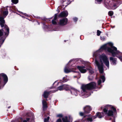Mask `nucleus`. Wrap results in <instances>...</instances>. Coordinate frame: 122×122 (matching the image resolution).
Returning a JSON list of instances; mask_svg holds the SVG:
<instances>
[{
	"label": "nucleus",
	"instance_id": "obj_1",
	"mask_svg": "<svg viewBox=\"0 0 122 122\" xmlns=\"http://www.w3.org/2000/svg\"><path fill=\"white\" fill-rule=\"evenodd\" d=\"M96 87V83L94 82H91L86 84H83L81 86V89L83 92H86V90H91L95 89Z\"/></svg>",
	"mask_w": 122,
	"mask_h": 122
},
{
	"label": "nucleus",
	"instance_id": "obj_2",
	"mask_svg": "<svg viewBox=\"0 0 122 122\" xmlns=\"http://www.w3.org/2000/svg\"><path fill=\"white\" fill-rule=\"evenodd\" d=\"M2 30L4 32V35L2 37H1V39L4 38V37H7L9 33V27L6 25H5V26L3 27H2Z\"/></svg>",
	"mask_w": 122,
	"mask_h": 122
},
{
	"label": "nucleus",
	"instance_id": "obj_3",
	"mask_svg": "<svg viewBox=\"0 0 122 122\" xmlns=\"http://www.w3.org/2000/svg\"><path fill=\"white\" fill-rule=\"evenodd\" d=\"M100 59L102 60L105 65L108 67L109 66V62L107 56L105 55H102L101 56Z\"/></svg>",
	"mask_w": 122,
	"mask_h": 122
},
{
	"label": "nucleus",
	"instance_id": "obj_4",
	"mask_svg": "<svg viewBox=\"0 0 122 122\" xmlns=\"http://www.w3.org/2000/svg\"><path fill=\"white\" fill-rule=\"evenodd\" d=\"M67 22L68 19L66 18H63L59 20L58 24L59 25L64 26L67 24Z\"/></svg>",
	"mask_w": 122,
	"mask_h": 122
},
{
	"label": "nucleus",
	"instance_id": "obj_5",
	"mask_svg": "<svg viewBox=\"0 0 122 122\" xmlns=\"http://www.w3.org/2000/svg\"><path fill=\"white\" fill-rule=\"evenodd\" d=\"M95 62L97 66L98 67L99 72L101 73H103L104 71L103 66L100 65V63L96 60H95Z\"/></svg>",
	"mask_w": 122,
	"mask_h": 122
},
{
	"label": "nucleus",
	"instance_id": "obj_6",
	"mask_svg": "<svg viewBox=\"0 0 122 122\" xmlns=\"http://www.w3.org/2000/svg\"><path fill=\"white\" fill-rule=\"evenodd\" d=\"M83 110L84 111V113L86 114L90 112V111L92 110V108L90 106L87 105L84 107Z\"/></svg>",
	"mask_w": 122,
	"mask_h": 122
},
{
	"label": "nucleus",
	"instance_id": "obj_7",
	"mask_svg": "<svg viewBox=\"0 0 122 122\" xmlns=\"http://www.w3.org/2000/svg\"><path fill=\"white\" fill-rule=\"evenodd\" d=\"M68 15V12L66 11H63L61 12L58 15L57 17L58 18L66 17Z\"/></svg>",
	"mask_w": 122,
	"mask_h": 122
},
{
	"label": "nucleus",
	"instance_id": "obj_8",
	"mask_svg": "<svg viewBox=\"0 0 122 122\" xmlns=\"http://www.w3.org/2000/svg\"><path fill=\"white\" fill-rule=\"evenodd\" d=\"M77 68L81 73H85L87 71L86 70L84 69L85 68L84 66H77Z\"/></svg>",
	"mask_w": 122,
	"mask_h": 122
},
{
	"label": "nucleus",
	"instance_id": "obj_9",
	"mask_svg": "<svg viewBox=\"0 0 122 122\" xmlns=\"http://www.w3.org/2000/svg\"><path fill=\"white\" fill-rule=\"evenodd\" d=\"M109 60L111 64L113 65H116L117 64V59L116 58L110 57Z\"/></svg>",
	"mask_w": 122,
	"mask_h": 122
},
{
	"label": "nucleus",
	"instance_id": "obj_10",
	"mask_svg": "<svg viewBox=\"0 0 122 122\" xmlns=\"http://www.w3.org/2000/svg\"><path fill=\"white\" fill-rule=\"evenodd\" d=\"M3 17L0 16V25L1 27H3L5 25V21Z\"/></svg>",
	"mask_w": 122,
	"mask_h": 122
},
{
	"label": "nucleus",
	"instance_id": "obj_11",
	"mask_svg": "<svg viewBox=\"0 0 122 122\" xmlns=\"http://www.w3.org/2000/svg\"><path fill=\"white\" fill-rule=\"evenodd\" d=\"M42 104L43 110L44 111H46L48 107L47 104L46 102L44 100H43L42 101Z\"/></svg>",
	"mask_w": 122,
	"mask_h": 122
},
{
	"label": "nucleus",
	"instance_id": "obj_12",
	"mask_svg": "<svg viewBox=\"0 0 122 122\" xmlns=\"http://www.w3.org/2000/svg\"><path fill=\"white\" fill-rule=\"evenodd\" d=\"M58 14V13H56L55 14L54 18L52 20V23L53 25H56L57 24V22L56 21V20L58 18L57 17Z\"/></svg>",
	"mask_w": 122,
	"mask_h": 122
},
{
	"label": "nucleus",
	"instance_id": "obj_13",
	"mask_svg": "<svg viewBox=\"0 0 122 122\" xmlns=\"http://www.w3.org/2000/svg\"><path fill=\"white\" fill-rule=\"evenodd\" d=\"M111 106L112 105H107L105 106L103 110V111L105 113L106 115L107 114L108 112V108Z\"/></svg>",
	"mask_w": 122,
	"mask_h": 122
},
{
	"label": "nucleus",
	"instance_id": "obj_14",
	"mask_svg": "<svg viewBox=\"0 0 122 122\" xmlns=\"http://www.w3.org/2000/svg\"><path fill=\"white\" fill-rule=\"evenodd\" d=\"M107 51L111 53L112 55V56L113 57H115L116 55L115 52L113 51L110 47H108L107 48Z\"/></svg>",
	"mask_w": 122,
	"mask_h": 122
},
{
	"label": "nucleus",
	"instance_id": "obj_15",
	"mask_svg": "<svg viewBox=\"0 0 122 122\" xmlns=\"http://www.w3.org/2000/svg\"><path fill=\"white\" fill-rule=\"evenodd\" d=\"M96 115L97 117L98 118H101L104 117V114L103 112H97L96 113Z\"/></svg>",
	"mask_w": 122,
	"mask_h": 122
},
{
	"label": "nucleus",
	"instance_id": "obj_16",
	"mask_svg": "<svg viewBox=\"0 0 122 122\" xmlns=\"http://www.w3.org/2000/svg\"><path fill=\"white\" fill-rule=\"evenodd\" d=\"M72 90H71V93L73 95H75L76 96L77 95V90L73 88H71Z\"/></svg>",
	"mask_w": 122,
	"mask_h": 122
},
{
	"label": "nucleus",
	"instance_id": "obj_17",
	"mask_svg": "<svg viewBox=\"0 0 122 122\" xmlns=\"http://www.w3.org/2000/svg\"><path fill=\"white\" fill-rule=\"evenodd\" d=\"M25 116L26 120H23V122H29L30 119L29 117H30V116L28 114V113H26Z\"/></svg>",
	"mask_w": 122,
	"mask_h": 122
},
{
	"label": "nucleus",
	"instance_id": "obj_18",
	"mask_svg": "<svg viewBox=\"0 0 122 122\" xmlns=\"http://www.w3.org/2000/svg\"><path fill=\"white\" fill-rule=\"evenodd\" d=\"M50 92H47L46 91H45L43 94L44 97L46 98H47Z\"/></svg>",
	"mask_w": 122,
	"mask_h": 122
},
{
	"label": "nucleus",
	"instance_id": "obj_19",
	"mask_svg": "<svg viewBox=\"0 0 122 122\" xmlns=\"http://www.w3.org/2000/svg\"><path fill=\"white\" fill-rule=\"evenodd\" d=\"M113 113L114 112L112 110H109L106 115L108 117L112 116L113 115Z\"/></svg>",
	"mask_w": 122,
	"mask_h": 122
},
{
	"label": "nucleus",
	"instance_id": "obj_20",
	"mask_svg": "<svg viewBox=\"0 0 122 122\" xmlns=\"http://www.w3.org/2000/svg\"><path fill=\"white\" fill-rule=\"evenodd\" d=\"M4 10L2 12L3 14L4 15L7 16L8 14V9L7 8H5Z\"/></svg>",
	"mask_w": 122,
	"mask_h": 122
},
{
	"label": "nucleus",
	"instance_id": "obj_21",
	"mask_svg": "<svg viewBox=\"0 0 122 122\" xmlns=\"http://www.w3.org/2000/svg\"><path fill=\"white\" fill-rule=\"evenodd\" d=\"M62 120L63 122H70L68 120V117L67 116H65L64 117H62Z\"/></svg>",
	"mask_w": 122,
	"mask_h": 122
},
{
	"label": "nucleus",
	"instance_id": "obj_22",
	"mask_svg": "<svg viewBox=\"0 0 122 122\" xmlns=\"http://www.w3.org/2000/svg\"><path fill=\"white\" fill-rule=\"evenodd\" d=\"M6 38V37H4V38L1 39V38H0V47H1V45L3 44L4 43L5 39Z\"/></svg>",
	"mask_w": 122,
	"mask_h": 122
},
{
	"label": "nucleus",
	"instance_id": "obj_23",
	"mask_svg": "<svg viewBox=\"0 0 122 122\" xmlns=\"http://www.w3.org/2000/svg\"><path fill=\"white\" fill-rule=\"evenodd\" d=\"M10 9L11 11L12 12H15L14 11L16 10V7L15 6H12L10 7Z\"/></svg>",
	"mask_w": 122,
	"mask_h": 122
},
{
	"label": "nucleus",
	"instance_id": "obj_24",
	"mask_svg": "<svg viewBox=\"0 0 122 122\" xmlns=\"http://www.w3.org/2000/svg\"><path fill=\"white\" fill-rule=\"evenodd\" d=\"M64 90H65L66 91L70 90V88L67 85H63Z\"/></svg>",
	"mask_w": 122,
	"mask_h": 122
},
{
	"label": "nucleus",
	"instance_id": "obj_25",
	"mask_svg": "<svg viewBox=\"0 0 122 122\" xmlns=\"http://www.w3.org/2000/svg\"><path fill=\"white\" fill-rule=\"evenodd\" d=\"M108 47H107V45L106 44L105 45L102 46L101 47V49H102L103 50H107V48Z\"/></svg>",
	"mask_w": 122,
	"mask_h": 122
},
{
	"label": "nucleus",
	"instance_id": "obj_26",
	"mask_svg": "<svg viewBox=\"0 0 122 122\" xmlns=\"http://www.w3.org/2000/svg\"><path fill=\"white\" fill-rule=\"evenodd\" d=\"M11 1L12 3L11 5H12L13 4H17L19 2V0H11Z\"/></svg>",
	"mask_w": 122,
	"mask_h": 122
},
{
	"label": "nucleus",
	"instance_id": "obj_27",
	"mask_svg": "<svg viewBox=\"0 0 122 122\" xmlns=\"http://www.w3.org/2000/svg\"><path fill=\"white\" fill-rule=\"evenodd\" d=\"M64 72L66 73H68L71 72V70L68 69L66 67L64 69Z\"/></svg>",
	"mask_w": 122,
	"mask_h": 122
},
{
	"label": "nucleus",
	"instance_id": "obj_28",
	"mask_svg": "<svg viewBox=\"0 0 122 122\" xmlns=\"http://www.w3.org/2000/svg\"><path fill=\"white\" fill-rule=\"evenodd\" d=\"M63 86V85L59 86L57 88L58 90L60 91L64 90Z\"/></svg>",
	"mask_w": 122,
	"mask_h": 122
},
{
	"label": "nucleus",
	"instance_id": "obj_29",
	"mask_svg": "<svg viewBox=\"0 0 122 122\" xmlns=\"http://www.w3.org/2000/svg\"><path fill=\"white\" fill-rule=\"evenodd\" d=\"M116 57L118 58L122 62V54H121L120 55H117Z\"/></svg>",
	"mask_w": 122,
	"mask_h": 122
},
{
	"label": "nucleus",
	"instance_id": "obj_30",
	"mask_svg": "<svg viewBox=\"0 0 122 122\" xmlns=\"http://www.w3.org/2000/svg\"><path fill=\"white\" fill-rule=\"evenodd\" d=\"M86 120L88 122H91L93 121L92 117H88L87 118Z\"/></svg>",
	"mask_w": 122,
	"mask_h": 122
},
{
	"label": "nucleus",
	"instance_id": "obj_31",
	"mask_svg": "<svg viewBox=\"0 0 122 122\" xmlns=\"http://www.w3.org/2000/svg\"><path fill=\"white\" fill-rule=\"evenodd\" d=\"M108 14L109 15L112 16L113 15V12L112 11H110L108 12Z\"/></svg>",
	"mask_w": 122,
	"mask_h": 122
},
{
	"label": "nucleus",
	"instance_id": "obj_32",
	"mask_svg": "<svg viewBox=\"0 0 122 122\" xmlns=\"http://www.w3.org/2000/svg\"><path fill=\"white\" fill-rule=\"evenodd\" d=\"M101 78L102 80V82H104L105 81V77L104 76L102 75L101 76Z\"/></svg>",
	"mask_w": 122,
	"mask_h": 122
},
{
	"label": "nucleus",
	"instance_id": "obj_33",
	"mask_svg": "<svg viewBox=\"0 0 122 122\" xmlns=\"http://www.w3.org/2000/svg\"><path fill=\"white\" fill-rule=\"evenodd\" d=\"M109 107L114 112H116L117 110L116 108L113 107L112 106V105L111 107Z\"/></svg>",
	"mask_w": 122,
	"mask_h": 122
},
{
	"label": "nucleus",
	"instance_id": "obj_34",
	"mask_svg": "<svg viewBox=\"0 0 122 122\" xmlns=\"http://www.w3.org/2000/svg\"><path fill=\"white\" fill-rule=\"evenodd\" d=\"M87 69L89 71V72L90 73H91V74H93L94 72L93 71H92L89 69L87 68Z\"/></svg>",
	"mask_w": 122,
	"mask_h": 122
},
{
	"label": "nucleus",
	"instance_id": "obj_35",
	"mask_svg": "<svg viewBox=\"0 0 122 122\" xmlns=\"http://www.w3.org/2000/svg\"><path fill=\"white\" fill-rule=\"evenodd\" d=\"M50 118V117H48L47 118H45L44 119V122H47L49 120Z\"/></svg>",
	"mask_w": 122,
	"mask_h": 122
},
{
	"label": "nucleus",
	"instance_id": "obj_36",
	"mask_svg": "<svg viewBox=\"0 0 122 122\" xmlns=\"http://www.w3.org/2000/svg\"><path fill=\"white\" fill-rule=\"evenodd\" d=\"M42 20L43 21H44L47 22H48L49 21H50V20H48L47 18H44L42 19Z\"/></svg>",
	"mask_w": 122,
	"mask_h": 122
},
{
	"label": "nucleus",
	"instance_id": "obj_37",
	"mask_svg": "<svg viewBox=\"0 0 122 122\" xmlns=\"http://www.w3.org/2000/svg\"><path fill=\"white\" fill-rule=\"evenodd\" d=\"M74 72L75 73H78V76L79 77V78L81 77V74L79 71H74Z\"/></svg>",
	"mask_w": 122,
	"mask_h": 122
},
{
	"label": "nucleus",
	"instance_id": "obj_38",
	"mask_svg": "<svg viewBox=\"0 0 122 122\" xmlns=\"http://www.w3.org/2000/svg\"><path fill=\"white\" fill-rule=\"evenodd\" d=\"M101 32L99 30H97V36H99L100 35V34L101 33Z\"/></svg>",
	"mask_w": 122,
	"mask_h": 122
},
{
	"label": "nucleus",
	"instance_id": "obj_39",
	"mask_svg": "<svg viewBox=\"0 0 122 122\" xmlns=\"http://www.w3.org/2000/svg\"><path fill=\"white\" fill-rule=\"evenodd\" d=\"M4 34V32L3 31L2 29L0 30V36H3Z\"/></svg>",
	"mask_w": 122,
	"mask_h": 122
},
{
	"label": "nucleus",
	"instance_id": "obj_40",
	"mask_svg": "<svg viewBox=\"0 0 122 122\" xmlns=\"http://www.w3.org/2000/svg\"><path fill=\"white\" fill-rule=\"evenodd\" d=\"M97 1V3L98 4H100L102 0H95Z\"/></svg>",
	"mask_w": 122,
	"mask_h": 122
},
{
	"label": "nucleus",
	"instance_id": "obj_41",
	"mask_svg": "<svg viewBox=\"0 0 122 122\" xmlns=\"http://www.w3.org/2000/svg\"><path fill=\"white\" fill-rule=\"evenodd\" d=\"M20 13L22 14H23V15H25V16H26V17H28L29 16V15L27 14H26V13H23L22 12H20Z\"/></svg>",
	"mask_w": 122,
	"mask_h": 122
},
{
	"label": "nucleus",
	"instance_id": "obj_42",
	"mask_svg": "<svg viewBox=\"0 0 122 122\" xmlns=\"http://www.w3.org/2000/svg\"><path fill=\"white\" fill-rule=\"evenodd\" d=\"M101 39L103 41H104L105 40V36H101L100 37Z\"/></svg>",
	"mask_w": 122,
	"mask_h": 122
},
{
	"label": "nucleus",
	"instance_id": "obj_43",
	"mask_svg": "<svg viewBox=\"0 0 122 122\" xmlns=\"http://www.w3.org/2000/svg\"><path fill=\"white\" fill-rule=\"evenodd\" d=\"M108 44L111 47V48H112V47L113 46V44L112 43L109 42L108 43Z\"/></svg>",
	"mask_w": 122,
	"mask_h": 122
},
{
	"label": "nucleus",
	"instance_id": "obj_44",
	"mask_svg": "<svg viewBox=\"0 0 122 122\" xmlns=\"http://www.w3.org/2000/svg\"><path fill=\"white\" fill-rule=\"evenodd\" d=\"M63 116L62 114H59L57 115V117H59L60 118L62 117Z\"/></svg>",
	"mask_w": 122,
	"mask_h": 122
},
{
	"label": "nucleus",
	"instance_id": "obj_45",
	"mask_svg": "<svg viewBox=\"0 0 122 122\" xmlns=\"http://www.w3.org/2000/svg\"><path fill=\"white\" fill-rule=\"evenodd\" d=\"M65 77H64L63 78V82H67V79H65Z\"/></svg>",
	"mask_w": 122,
	"mask_h": 122
},
{
	"label": "nucleus",
	"instance_id": "obj_46",
	"mask_svg": "<svg viewBox=\"0 0 122 122\" xmlns=\"http://www.w3.org/2000/svg\"><path fill=\"white\" fill-rule=\"evenodd\" d=\"M112 49V48H113V50H113V51H116L117 50V48L116 47H115L114 46H113L112 47V48H111Z\"/></svg>",
	"mask_w": 122,
	"mask_h": 122
},
{
	"label": "nucleus",
	"instance_id": "obj_47",
	"mask_svg": "<svg viewBox=\"0 0 122 122\" xmlns=\"http://www.w3.org/2000/svg\"><path fill=\"white\" fill-rule=\"evenodd\" d=\"M102 82V81L101 79H99L98 81V85H100L101 84Z\"/></svg>",
	"mask_w": 122,
	"mask_h": 122
},
{
	"label": "nucleus",
	"instance_id": "obj_48",
	"mask_svg": "<svg viewBox=\"0 0 122 122\" xmlns=\"http://www.w3.org/2000/svg\"><path fill=\"white\" fill-rule=\"evenodd\" d=\"M48 28V27L46 25H44L43 27V29H47Z\"/></svg>",
	"mask_w": 122,
	"mask_h": 122
},
{
	"label": "nucleus",
	"instance_id": "obj_49",
	"mask_svg": "<svg viewBox=\"0 0 122 122\" xmlns=\"http://www.w3.org/2000/svg\"><path fill=\"white\" fill-rule=\"evenodd\" d=\"M84 114H85L84 113H83L81 112H80L79 114L80 116H84Z\"/></svg>",
	"mask_w": 122,
	"mask_h": 122
},
{
	"label": "nucleus",
	"instance_id": "obj_50",
	"mask_svg": "<svg viewBox=\"0 0 122 122\" xmlns=\"http://www.w3.org/2000/svg\"><path fill=\"white\" fill-rule=\"evenodd\" d=\"M73 20L74 21L76 22L78 20V18L76 17H75L74 18Z\"/></svg>",
	"mask_w": 122,
	"mask_h": 122
},
{
	"label": "nucleus",
	"instance_id": "obj_51",
	"mask_svg": "<svg viewBox=\"0 0 122 122\" xmlns=\"http://www.w3.org/2000/svg\"><path fill=\"white\" fill-rule=\"evenodd\" d=\"M57 122H62V121L61 119L59 118L57 121Z\"/></svg>",
	"mask_w": 122,
	"mask_h": 122
},
{
	"label": "nucleus",
	"instance_id": "obj_52",
	"mask_svg": "<svg viewBox=\"0 0 122 122\" xmlns=\"http://www.w3.org/2000/svg\"><path fill=\"white\" fill-rule=\"evenodd\" d=\"M100 62H101V64H100V65H101L102 66H103V62H102V61L101 60L100 61Z\"/></svg>",
	"mask_w": 122,
	"mask_h": 122
},
{
	"label": "nucleus",
	"instance_id": "obj_53",
	"mask_svg": "<svg viewBox=\"0 0 122 122\" xmlns=\"http://www.w3.org/2000/svg\"><path fill=\"white\" fill-rule=\"evenodd\" d=\"M19 119L20 120V122H22L23 121V118L22 117H20L19 118Z\"/></svg>",
	"mask_w": 122,
	"mask_h": 122
},
{
	"label": "nucleus",
	"instance_id": "obj_54",
	"mask_svg": "<svg viewBox=\"0 0 122 122\" xmlns=\"http://www.w3.org/2000/svg\"><path fill=\"white\" fill-rule=\"evenodd\" d=\"M116 51H115V52L116 53V54H117L119 53L120 52L119 51H117V50Z\"/></svg>",
	"mask_w": 122,
	"mask_h": 122
},
{
	"label": "nucleus",
	"instance_id": "obj_55",
	"mask_svg": "<svg viewBox=\"0 0 122 122\" xmlns=\"http://www.w3.org/2000/svg\"><path fill=\"white\" fill-rule=\"evenodd\" d=\"M82 119H81V120H78L76 121L77 122H82Z\"/></svg>",
	"mask_w": 122,
	"mask_h": 122
},
{
	"label": "nucleus",
	"instance_id": "obj_56",
	"mask_svg": "<svg viewBox=\"0 0 122 122\" xmlns=\"http://www.w3.org/2000/svg\"><path fill=\"white\" fill-rule=\"evenodd\" d=\"M69 120H72V118H71L70 116L69 117Z\"/></svg>",
	"mask_w": 122,
	"mask_h": 122
},
{
	"label": "nucleus",
	"instance_id": "obj_57",
	"mask_svg": "<svg viewBox=\"0 0 122 122\" xmlns=\"http://www.w3.org/2000/svg\"><path fill=\"white\" fill-rule=\"evenodd\" d=\"M42 23L43 24V25L44 26L45 25H45V22H42Z\"/></svg>",
	"mask_w": 122,
	"mask_h": 122
},
{
	"label": "nucleus",
	"instance_id": "obj_58",
	"mask_svg": "<svg viewBox=\"0 0 122 122\" xmlns=\"http://www.w3.org/2000/svg\"><path fill=\"white\" fill-rule=\"evenodd\" d=\"M113 6H114L115 7L117 6V5H116V4H114Z\"/></svg>",
	"mask_w": 122,
	"mask_h": 122
},
{
	"label": "nucleus",
	"instance_id": "obj_59",
	"mask_svg": "<svg viewBox=\"0 0 122 122\" xmlns=\"http://www.w3.org/2000/svg\"><path fill=\"white\" fill-rule=\"evenodd\" d=\"M74 77L75 78H77V76H74Z\"/></svg>",
	"mask_w": 122,
	"mask_h": 122
},
{
	"label": "nucleus",
	"instance_id": "obj_60",
	"mask_svg": "<svg viewBox=\"0 0 122 122\" xmlns=\"http://www.w3.org/2000/svg\"><path fill=\"white\" fill-rule=\"evenodd\" d=\"M23 18H25L24 16H21ZM26 18L27 19V18Z\"/></svg>",
	"mask_w": 122,
	"mask_h": 122
},
{
	"label": "nucleus",
	"instance_id": "obj_61",
	"mask_svg": "<svg viewBox=\"0 0 122 122\" xmlns=\"http://www.w3.org/2000/svg\"><path fill=\"white\" fill-rule=\"evenodd\" d=\"M56 81L53 84V85L55 84V83L56 82Z\"/></svg>",
	"mask_w": 122,
	"mask_h": 122
},
{
	"label": "nucleus",
	"instance_id": "obj_62",
	"mask_svg": "<svg viewBox=\"0 0 122 122\" xmlns=\"http://www.w3.org/2000/svg\"><path fill=\"white\" fill-rule=\"evenodd\" d=\"M89 79L90 80H92V79H91L90 78H89Z\"/></svg>",
	"mask_w": 122,
	"mask_h": 122
},
{
	"label": "nucleus",
	"instance_id": "obj_63",
	"mask_svg": "<svg viewBox=\"0 0 122 122\" xmlns=\"http://www.w3.org/2000/svg\"><path fill=\"white\" fill-rule=\"evenodd\" d=\"M66 40H65L64 41V42H66Z\"/></svg>",
	"mask_w": 122,
	"mask_h": 122
},
{
	"label": "nucleus",
	"instance_id": "obj_64",
	"mask_svg": "<svg viewBox=\"0 0 122 122\" xmlns=\"http://www.w3.org/2000/svg\"><path fill=\"white\" fill-rule=\"evenodd\" d=\"M112 122H115V121H114V120H113L112 121Z\"/></svg>",
	"mask_w": 122,
	"mask_h": 122
}]
</instances>
